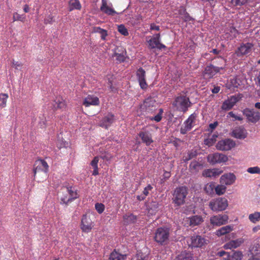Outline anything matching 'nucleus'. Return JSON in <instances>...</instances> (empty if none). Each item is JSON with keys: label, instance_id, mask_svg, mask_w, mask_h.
I'll use <instances>...</instances> for the list:
<instances>
[{"label": "nucleus", "instance_id": "obj_1", "mask_svg": "<svg viewBox=\"0 0 260 260\" xmlns=\"http://www.w3.org/2000/svg\"><path fill=\"white\" fill-rule=\"evenodd\" d=\"M60 193V204L66 206L79 197L78 190L72 186H63Z\"/></svg>", "mask_w": 260, "mask_h": 260}, {"label": "nucleus", "instance_id": "obj_2", "mask_svg": "<svg viewBox=\"0 0 260 260\" xmlns=\"http://www.w3.org/2000/svg\"><path fill=\"white\" fill-rule=\"evenodd\" d=\"M219 61L222 62L219 65L216 66L209 64L205 68L203 73V76L205 79L209 80L214 77L218 73L221 74V71L224 70L225 67V61L223 58H218Z\"/></svg>", "mask_w": 260, "mask_h": 260}, {"label": "nucleus", "instance_id": "obj_3", "mask_svg": "<svg viewBox=\"0 0 260 260\" xmlns=\"http://www.w3.org/2000/svg\"><path fill=\"white\" fill-rule=\"evenodd\" d=\"M49 166L43 159L36 160L34 164V173L35 177L39 178V181H43L47 177Z\"/></svg>", "mask_w": 260, "mask_h": 260}, {"label": "nucleus", "instance_id": "obj_4", "mask_svg": "<svg viewBox=\"0 0 260 260\" xmlns=\"http://www.w3.org/2000/svg\"><path fill=\"white\" fill-rule=\"evenodd\" d=\"M188 194V188L185 186L177 187L173 194V202L176 206H180L185 203Z\"/></svg>", "mask_w": 260, "mask_h": 260}, {"label": "nucleus", "instance_id": "obj_5", "mask_svg": "<svg viewBox=\"0 0 260 260\" xmlns=\"http://www.w3.org/2000/svg\"><path fill=\"white\" fill-rule=\"evenodd\" d=\"M170 229L167 226L157 228L155 232L154 240L160 245L165 244L169 240Z\"/></svg>", "mask_w": 260, "mask_h": 260}, {"label": "nucleus", "instance_id": "obj_6", "mask_svg": "<svg viewBox=\"0 0 260 260\" xmlns=\"http://www.w3.org/2000/svg\"><path fill=\"white\" fill-rule=\"evenodd\" d=\"M173 105L177 109L183 112H186L191 106L189 98L184 95H180L176 98Z\"/></svg>", "mask_w": 260, "mask_h": 260}, {"label": "nucleus", "instance_id": "obj_7", "mask_svg": "<svg viewBox=\"0 0 260 260\" xmlns=\"http://www.w3.org/2000/svg\"><path fill=\"white\" fill-rule=\"evenodd\" d=\"M209 206L213 211H221L227 208L228 202L225 198H218L212 200L209 202Z\"/></svg>", "mask_w": 260, "mask_h": 260}, {"label": "nucleus", "instance_id": "obj_8", "mask_svg": "<svg viewBox=\"0 0 260 260\" xmlns=\"http://www.w3.org/2000/svg\"><path fill=\"white\" fill-rule=\"evenodd\" d=\"M253 45L250 43H241L235 50V54L238 57L249 55L252 50Z\"/></svg>", "mask_w": 260, "mask_h": 260}, {"label": "nucleus", "instance_id": "obj_9", "mask_svg": "<svg viewBox=\"0 0 260 260\" xmlns=\"http://www.w3.org/2000/svg\"><path fill=\"white\" fill-rule=\"evenodd\" d=\"M228 160L226 155L219 153L210 154L207 156V161L211 165L225 162Z\"/></svg>", "mask_w": 260, "mask_h": 260}, {"label": "nucleus", "instance_id": "obj_10", "mask_svg": "<svg viewBox=\"0 0 260 260\" xmlns=\"http://www.w3.org/2000/svg\"><path fill=\"white\" fill-rule=\"evenodd\" d=\"M242 97V94H238L230 96V98L224 101L223 103L221 106L222 109L226 111L231 110L237 102L241 100Z\"/></svg>", "mask_w": 260, "mask_h": 260}, {"label": "nucleus", "instance_id": "obj_11", "mask_svg": "<svg viewBox=\"0 0 260 260\" xmlns=\"http://www.w3.org/2000/svg\"><path fill=\"white\" fill-rule=\"evenodd\" d=\"M236 145L235 142L230 139H225L219 141L216 144V148L221 151L231 150Z\"/></svg>", "mask_w": 260, "mask_h": 260}, {"label": "nucleus", "instance_id": "obj_12", "mask_svg": "<svg viewBox=\"0 0 260 260\" xmlns=\"http://www.w3.org/2000/svg\"><path fill=\"white\" fill-rule=\"evenodd\" d=\"M243 113L248 120L252 123H256L260 119V113L253 109L246 108L243 110Z\"/></svg>", "mask_w": 260, "mask_h": 260}, {"label": "nucleus", "instance_id": "obj_13", "mask_svg": "<svg viewBox=\"0 0 260 260\" xmlns=\"http://www.w3.org/2000/svg\"><path fill=\"white\" fill-rule=\"evenodd\" d=\"M197 115L195 113L191 114L189 117L184 121V126L181 128L180 132L182 134H185L192 128L195 123Z\"/></svg>", "mask_w": 260, "mask_h": 260}, {"label": "nucleus", "instance_id": "obj_14", "mask_svg": "<svg viewBox=\"0 0 260 260\" xmlns=\"http://www.w3.org/2000/svg\"><path fill=\"white\" fill-rule=\"evenodd\" d=\"M189 246L192 247H202L206 244V240L199 235L192 236L187 242Z\"/></svg>", "mask_w": 260, "mask_h": 260}, {"label": "nucleus", "instance_id": "obj_15", "mask_svg": "<svg viewBox=\"0 0 260 260\" xmlns=\"http://www.w3.org/2000/svg\"><path fill=\"white\" fill-rule=\"evenodd\" d=\"M94 224L90 218L87 215H83L81 223V229L82 232L88 233L91 231Z\"/></svg>", "mask_w": 260, "mask_h": 260}, {"label": "nucleus", "instance_id": "obj_16", "mask_svg": "<svg viewBox=\"0 0 260 260\" xmlns=\"http://www.w3.org/2000/svg\"><path fill=\"white\" fill-rule=\"evenodd\" d=\"M228 216L226 214H218L210 218V223L213 225L220 226L228 222Z\"/></svg>", "mask_w": 260, "mask_h": 260}, {"label": "nucleus", "instance_id": "obj_17", "mask_svg": "<svg viewBox=\"0 0 260 260\" xmlns=\"http://www.w3.org/2000/svg\"><path fill=\"white\" fill-rule=\"evenodd\" d=\"M160 34H156L154 35L151 39L148 41L149 47L151 49H154L157 48L159 50L165 49L166 46L160 43Z\"/></svg>", "mask_w": 260, "mask_h": 260}, {"label": "nucleus", "instance_id": "obj_18", "mask_svg": "<svg viewBox=\"0 0 260 260\" xmlns=\"http://www.w3.org/2000/svg\"><path fill=\"white\" fill-rule=\"evenodd\" d=\"M115 116L111 113H109L105 115L100 121L99 125L105 129H108L115 121Z\"/></svg>", "mask_w": 260, "mask_h": 260}, {"label": "nucleus", "instance_id": "obj_19", "mask_svg": "<svg viewBox=\"0 0 260 260\" xmlns=\"http://www.w3.org/2000/svg\"><path fill=\"white\" fill-rule=\"evenodd\" d=\"M157 104L154 98H147L144 102L143 109L146 112L152 113L156 110Z\"/></svg>", "mask_w": 260, "mask_h": 260}, {"label": "nucleus", "instance_id": "obj_20", "mask_svg": "<svg viewBox=\"0 0 260 260\" xmlns=\"http://www.w3.org/2000/svg\"><path fill=\"white\" fill-rule=\"evenodd\" d=\"M138 135L141 139L142 142L145 143L146 146H149L153 142L151 134L146 129L143 128L139 132Z\"/></svg>", "mask_w": 260, "mask_h": 260}, {"label": "nucleus", "instance_id": "obj_21", "mask_svg": "<svg viewBox=\"0 0 260 260\" xmlns=\"http://www.w3.org/2000/svg\"><path fill=\"white\" fill-rule=\"evenodd\" d=\"M145 74V71L142 68H140L136 72V76L140 86L142 89H146L148 86L146 81Z\"/></svg>", "mask_w": 260, "mask_h": 260}, {"label": "nucleus", "instance_id": "obj_22", "mask_svg": "<svg viewBox=\"0 0 260 260\" xmlns=\"http://www.w3.org/2000/svg\"><path fill=\"white\" fill-rule=\"evenodd\" d=\"M244 242L243 238H240L236 240H230L226 242L223 246L225 249H235L240 247Z\"/></svg>", "mask_w": 260, "mask_h": 260}, {"label": "nucleus", "instance_id": "obj_23", "mask_svg": "<svg viewBox=\"0 0 260 260\" xmlns=\"http://www.w3.org/2000/svg\"><path fill=\"white\" fill-rule=\"evenodd\" d=\"M236 180V176L233 173L225 174L221 176L220 182L226 185L233 184Z\"/></svg>", "mask_w": 260, "mask_h": 260}, {"label": "nucleus", "instance_id": "obj_24", "mask_svg": "<svg viewBox=\"0 0 260 260\" xmlns=\"http://www.w3.org/2000/svg\"><path fill=\"white\" fill-rule=\"evenodd\" d=\"M187 223L191 227L200 225L204 222V219L201 215H192L187 218Z\"/></svg>", "mask_w": 260, "mask_h": 260}, {"label": "nucleus", "instance_id": "obj_25", "mask_svg": "<svg viewBox=\"0 0 260 260\" xmlns=\"http://www.w3.org/2000/svg\"><path fill=\"white\" fill-rule=\"evenodd\" d=\"M223 171L218 168L206 169L203 171L202 175L205 177H216L219 176Z\"/></svg>", "mask_w": 260, "mask_h": 260}, {"label": "nucleus", "instance_id": "obj_26", "mask_svg": "<svg viewBox=\"0 0 260 260\" xmlns=\"http://www.w3.org/2000/svg\"><path fill=\"white\" fill-rule=\"evenodd\" d=\"M178 14L180 15V18L185 22H189L194 21V18L191 17L189 13L186 11L185 8L184 6H181L178 10Z\"/></svg>", "mask_w": 260, "mask_h": 260}, {"label": "nucleus", "instance_id": "obj_27", "mask_svg": "<svg viewBox=\"0 0 260 260\" xmlns=\"http://www.w3.org/2000/svg\"><path fill=\"white\" fill-rule=\"evenodd\" d=\"M100 104V101L98 97L93 95H88L86 97L83 103L85 107H89L90 105L98 106Z\"/></svg>", "mask_w": 260, "mask_h": 260}, {"label": "nucleus", "instance_id": "obj_28", "mask_svg": "<svg viewBox=\"0 0 260 260\" xmlns=\"http://www.w3.org/2000/svg\"><path fill=\"white\" fill-rule=\"evenodd\" d=\"M100 10L108 15L114 16L117 14V12L113 8L108 6L106 0L102 1Z\"/></svg>", "mask_w": 260, "mask_h": 260}, {"label": "nucleus", "instance_id": "obj_29", "mask_svg": "<svg viewBox=\"0 0 260 260\" xmlns=\"http://www.w3.org/2000/svg\"><path fill=\"white\" fill-rule=\"evenodd\" d=\"M159 204L156 201H152L147 205L148 213L149 215H155L158 211Z\"/></svg>", "mask_w": 260, "mask_h": 260}, {"label": "nucleus", "instance_id": "obj_30", "mask_svg": "<svg viewBox=\"0 0 260 260\" xmlns=\"http://www.w3.org/2000/svg\"><path fill=\"white\" fill-rule=\"evenodd\" d=\"M232 135L234 137L237 139H244L246 137V133L244 128L238 127L233 131Z\"/></svg>", "mask_w": 260, "mask_h": 260}, {"label": "nucleus", "instance_id": "obj_31", "mask_svg": "<svg viewBox=\"0 0 260 260\" xmlns=\"http://www.w3.org/2000/svg\"><path fill=\"white\" fill-rule=\"evenodd\" d=\"M174 260H193V256L190 252L183 251L178 254Z\"/></svg>", "mask_w": 260, "mask_h": 260}, {"label": "nucleus", "instance_id": "obj_32", "mask_svg": "<svg viewBox=\"0 0 260 260\" xmlns=\"http://www.w3.org/2000/svg\"><path fill=\"white\" fill-rule=\"evenodd\" d=\"M65 102L62 98L58 97L54 101L53 107L55 110L63 109L66 108Z\"/></svg>", "mask_w": 260, "mask_h": 260}, {"label": "nucleus", "instance_id": "obj_33", "mask_svg": "<svg viewBox=\"0 0 260 260\" xmlns=\"http://www.w3.org/2000/svg\"><path fill=\"white\" fill-rule=\"evenodd\" d=\"M81 7L79 0H70L69 1V10L70 11H72L73 10H80Z\"/></svg>", "mask_w": 260, "mask_h": 260}, {"label": "nucleus", "instance_id": "obj_34", "mask_svg": "<svg viewBox=\"0 0 260 260\" xmlns=\"http://www.w3.org/2000/svg\"><path fill=\"white\" fill-rule=\"evenodd\" d=\"M126 254H122L114 250L110 255L109 260H124Z\"/></svg>", "mask_w": 260, "mask_h": 260}, {"label": "nucleus", "instance_id": "obj_35", "mask_svg": "<svg viewBox=\"0 0 260 260\" xmlns=\"http://www.w3.org/2000/svg\"><path fill=\"white\" fill-rule=\"evenodd\" d=\"M123 221L126 224L133 223L137 220V216L133 214H126L123 216Z\"/></svg>", "mask_w": 260, "mask_h": 260}, {"label": "nucleus", "instance_id": "obj_36", "mask_svg": "<svg viewBox=\"0 0 260 260\" xmlns=\"http://www.w3.org/2000/svg\"><path fill=\"white\" fill-rule=\"evenodd\" d=\"M233 230V227L231 225H226L223 226L216 231V235L218 236H221L226 234L229 233Z\"/></svg>", "mask_w": 260, "mask_h": 260}, {"label": "nucleus", "instance_id": "obj_37", "mask_svg": "<svg viewBox=\"0 0 260 260\" xmlns=\"http://www.w3.org/2000/svg\"><path fill=\"white\" fill-rule=\"evenodd\" d=\"M249 220L252 223H255L260 220V212H255L248 216Z\"/></svg>", "mask_w": 260, "mask_h": 260}, {"label": "nucleus", "instance_id": "obj_38", "mask_svg": "<svg viewBox=\"0 0 260 260\" xmlns=\"http://www.w3.org/2000/svg\"><path fill=\"white\" fill-rule=\"evenodd\" d=\"M93 32L101 34V37L103 40H105L106 36H107V30L101 28L100 27H94L93 28Z\"/></svg>", "mask_w": 260, "mask_h": 260}, {"label": "nucleus", "instance_id": "obj_39", "mask_svg": "<svg viewBox=\"0 0 260 260\" xmlns=\"http://www.w3.org/2000/svg\"><path fill=\"white\" fill-rule=\"evenodd\" d=\"M215 188V184L212 182L207 184L204 187V190L208 194L211 195L214 194Z\"/></svg>", "mask_w": 260, "mask_h": 260}, {"label": "nucleus", "instance_id": "obj_40", "mask_svg": "<svg viewBox=\"0 0 260 260\" xmlns=\"http://www.w3.org/2000/svg\"><path fill=\"white\" fill-rule=\"evenodd\" d=\"M9 98L7 93H0V107L3 108L6 106L7 100Z\"/></svg>", "mask_w": 260, "mask_h": 260}, {"label": "nucleus", "instance_id": "obj_41", "mask_svg": "<svg viewBox=\"0 0 260 260\" xmlns=\"http://www.w3.org/2000/svg\"><path fill=\"white\" fill-rule=\"evenodd\" d=\"M226 187L223 185H218L215 186V191L218 196L223 194L226 191Z\"/></svg>", "mask_w": 260, "mask_h": 260}, {"label": "nucleus", "instance_id": "obj_42", "mask_svg": "<svg viewBox=\"0 0 260 260\" xmlns=\"http://www.w3.org/2000/svg\"><path fill=\"white\" fill-rule=\"evenodd\" d=\"M243 256V255L241 251H236L233 253L232 258L233 260H241Z\"/></svg>", "mask_w": 260, "mask_h": 260}, {"label": "nucleus", "instance_id": "obj_43", "mask_svg": "<svg viewBox=\"0 0 260 260\" xmlns=\"http://www.w3.org/2000/svg\"><path fill=\"white\" fill-rule=\"evenodd\" d=\"M25 16L23 15H20L18 13L15 12L13 14V21H24Z\"/></svg>", "mask_w": 260, "mask_h": 260}, {"label": "nucleus", "instance_id": "obj_44", "mask_svg": "<svg viewBox=\"0 0 260 260\" xmlns=\"http://www.w3.org/2000/svg\"><path fill=\"white\" fill-rule=\"evenodd\" d=\"M248 0H231V2L234 6H241L245 4Z\"/></svg>", "mask_w": 260, "mask_h": 260}, {"label": "nucleus", "instance_id": "obj_45", "mask_svg": "<svg viewBox=\"0 0 260 260\" xmlns=\"http://www.w3.org/2000/svg\"><path fill=\"white\" fill-rule=\"evenodd\" d=\"M163 113V110L162 109H159V113L154 117L150 118L151 120H155L156 122H159L162 119V114Z\"/></svg>", "mask_w": 260, "mask_h": 260}, {"label": "nucleus", "instance_id": "obj_46", "mask_svg": "<svg viewBox=\"0 0 260 260\" xmlns=\"http://www.w3.org/2000/svg\"><path fill=\"white\" fill-rule=\"evenodd\" d=\"M197 155L196 151L191 150L187 153V155L185 157V160L188 161L195 157Z\"/></svg>", "mask_w": 260, "mask_h": 260}, {"label": "nucleus", "instance_id": "obj_47", "mask_svg": "<svg viewBox=\"0 0 260 260\" xmlns=\"http://www.w3.org/2000/svg\"><path fill=\"white\" fill-rule=\"evenodd\" d=\"M95 208L99 213L101 214L104 211L105 206L102 203H98L95 204Z\"/></svg>", "mask_w": 260, "mask_h": 260}, {"label": "nucleus", "instance_id": "obj_48", "mask_svg": "<svg viewBox=\"0 0 260 260\" xmlns=\"http://www.w3.org/2000/svg\"><path fill=\"white\" fill-rule=\"evenodd\" d=\"M247 172L250 174H260V168L258 167H250L247 169Z\"/></svg>", "mask_w": 260, "mask_h": 260}, {"label": "nucleus", "instance_id": "obj_49", "mask_svg": "<svg viewBox=\"0 0 260 260\" xmlns=\"http://www.w3.org/2000/svg\"><path fill=\"white\" fill-rule=\"evenodd\" d=\"M113 57H115L116 59L120 62H123L125 60V57L122 53H115Z\"/></svg>", "mask_w": 260, "mask_h": 260}, {"label": "nucleus", "instance_id": "obj_50", "mask_svg": "<svg viewBox=\"0 0 260 260\" xmlns=\"http://www.w3.org/2000/svg\"><path fill=\"white\" fill-rule=\"evenodd\" d=\"M136 257V260H145L147 255L143 253L142 252L138 251Z\"/></svg>", "mask_w": 260, "mask_h": 260}, {"label": "nucleus", "instance_id": "obj_51", "mask_svg": "<svg viewBox=\"0 0 260 260\" xmlns=\"http://www.w3.org/2000/svg\"><path fill=\"white\" fill-rule=\"evenodd\" d=\"M118 31L124 36H127L128 35L127 29L123 25L119 26Z\"/></svg>", "mask_w": 260, "mask_h": 260}, {"label": "nucleus", "instance_id": "obj_52", "mask_svg": "<svg viewBox=\"0 0 260 260\" xmlns=\"http://www.w3.org/2000/svg\"><path fill=\"white\" fill-rule=\"evenodd\" d=\"M55 21V19L54 18V16L52 15H48L45 19H44V23L45 24H51L53 22Z\"/></svg>", "mask_w": 260, "mask_h": 260}, {"label": "nucleus", "instance_id": "obj_53", "mask_svg": "<svg viewBox=\"0 0 260 260\" xmlns=\"http://www.w3.org/2000/svg\"><path fill=\"white\" fill-rule=\"evenodd\" d=\"M153 189V187L150 184H148L146 187H145L143 191V193L146 197H147L149 193V191H151Z\"/></svg>", "mask_w": 260, "mask_h": 260}, {"label": "nucleus", "instance_id": "obj_54", "mask_svg": "<svg viewBox=\"0 0 260 260\" xmlns=\"http://www.w3.org/2000/svg\"><path fill=\"white\" fill-rule=\"evenodd\" d=\"M99 158L98 156H95L93 160L91 161L90 165L93 167H98V164L99 162Z\"/></svg>", "mask_w": 260, "mask_h": 260}, {"label": "nucleus", "instance_id": "obj_55", "mask_svg": "<svg viewBox=\"0 0 260 260\" xmlns=\"http://www.w3.org/2000/svg\"><path fill=\"white\" fill-rule=\"evenodd\" d=\"M228 114L230 117L234 118L235 120L241 121L243 119L242 117L235 115L233 112H230Z\"/></svg>", "mask_w": 260, "mask_h": 260}, {"label": "nucleus", "instance_id": "obj_56", "mask_svg": "<svg viewBox=\"0 0 260 260\" xmlns=\"http://www.w3.org/2000/svg\"><path fill=\"white\" fill-rule=\"evenodd\" d=\"M214 143V141L212 139H207L204 141L205 144L208 146H212Z\"/></svg>", "mask_w": 260, "mask_h": 260}, {"label": "nucleus", "instance_id": "obj_57", "mask_svg": "<svg viewBox=\"0 0 260 260\" xmlns=\"http://www.w3.org/2000/svg\"><path fill=\"white\" fill-rule=\"evenodd\" d=\"M218 123L217 121H215L212 123H210L209 125L211 132H212L218 125Z\"/></svg>", "mask_w": 260, "mask_h": 260}, {"label": "nucleus", "instance_id": "obj_58", "mask_svg": "<svg viewBox=\"0 0 260 260\" xmlns=\"http://www.w3.org/2000/svg\"><path fill=\"white\" fill-rule=\"evenodd\" d=\"M13 66L16 69H18L19 67H21L22 66V64L20 62L15 61L13 60Z\"/></svg>", "mask_w": 260, "mask_h": 260}, {"label": "nucleus", "instance_id": "obj_59", "mask_svg": "<svg viewBox=\"0 0 260 260\" xmlns=\"http://www.w3.org/2000/svg\"><path fill=\"white\" fill-rule=\"evenodd\" d=\"M101 157L103 159L106 160H109L111 159L112 157L110 155H109L108 154H102L101 156Z\"/></svg>", "mask_w": 260, "mask_h": 260}, {"label": "nucleus", "instance_id": "obj_60", "mask_svg": "<svg viewBox=\"0 0 260 260\" xmlns=\"http://www.w3.org/2000/svg\"><path fill=\"white\" fill-rule=\"evenodd\" d=\"M220 87L218 86H214L213 88L212 89V92L213 93H217L219 92Z\"/></svg>", "mask_w": 260, "mask_h": 260}, {"label": "nucleus", "instance_id": "obj_61", "mask_svg": "<svg viewBox=\"0 0 260 260\" xmlns=\"http://www.w3.org/2000/svg\"><path fill=\"white\" fill-rule=\"evenodd\" d=\"M150 29L158 31L159 30V26L155 25L154 23H152L150 25Z\"/></svg>", "mask_w": 260, "mask_h": 260}, {"label": "nucleus", "instance_id": "obj_62", "mask_svg": "<svg viewBox=\"0 0 260 260\" xmlns=\"http://www.w3.org/2000/svg\"><path fill=\"white\" fill-rule=\"evenodd\" d=\"M200 166H201V164L200 163H199L198 162H196V161L192 162L190 165V166L191 167L194 169H196L197 167H198Z\"/></svg>", "mask_w": 260, "mask_h": 260}, {"label": "nucleus", "instance_id": "obj_63", "mask_svg": "<svg viewBox=\"0 0 260 260\" xmlns=\"http://www.w3.org/2000/svg\"><path fill=\"white\" fill-rule=\"evenodd\" d=\"M146 198V197L145 195H144L143 193L141 195H139V196H137V200L140 201L144 200Z\"/></svg>", "mask_w": 260, "mask_h": 260}, {"label": "nucleus", "instance_id": "obj_64", "mask_svg": "<svg viewBox=\"0 0 260 260\" xmlns=\"http://www.w3.org/2000/svg\"><path fill=\"white\" fill-rule=\"evenodd\" d=\"M249 260H260V254L253 255Z\"/></svg>", "mask_w": 260, "mask_h": 260}]
</instances>
